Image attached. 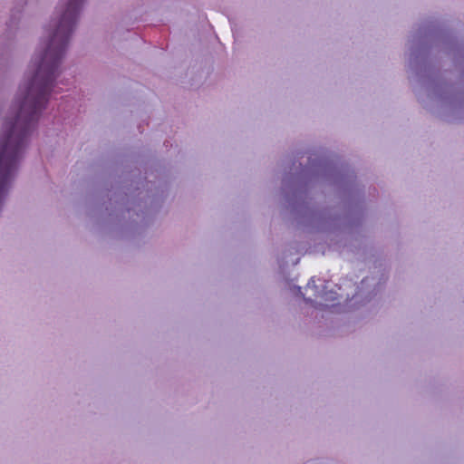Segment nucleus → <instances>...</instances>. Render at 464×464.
Instances as JSON below:
<instances>
[{"label":"nucleus","instance_id":"f03ea898","mask_svg":"<svg viewBox=\"0 0 464 464\" xmlns=\"http://www.w3.org/2000/svg\"><path fill=\"white\" fill-rule=\"evenodd\" d=\"M320 306H324V308H330V309L335 308V304H320Z\"/></svg>","mask_w":464,"mask_h":464},{"label":"nucleus","instance_id":"f257e3e1","mask_svg":"<svg viewBox=\"0 0 464 464\" xmlns=\"http://www.w3.org/2000/svg\"><path fill=\"white\" fill-rule=\"evenodd\" d=\"M320 298L321 299H324L325 301L327 300H334L335 297H334V295L337 294V292H332V291H329V292H320Z\"/></svg>","mask_w":464,"mask_h":464}]
</instances>
